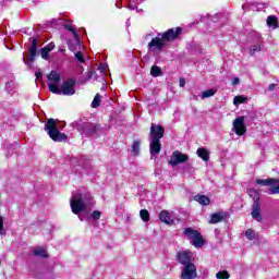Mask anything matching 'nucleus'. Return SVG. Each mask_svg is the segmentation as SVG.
<instances>
[{"label":"nucleus","instance_id":"1","mask_svg":"<svg viewBox=\"0 0 279 279\" xmlns=\"http://www.w3.org/2000/svg\"><path fill=\"white\" fill-rule=\"evenodd\" d=\"M182 34V28H170L163 34H158L157 37H154L148 44V51L153 53V56H160L162 53V49L167 46V43H173L178 36Z\"/></svg>","mask_w":279,"mask_h":279},{"label":"nucleus","instance_id":"2","mask_svg":"<svg viewBox=\"0 0 279 279\" xmlns=\"http://www.w3.org/2000/svg\"><path fill=\"white\" fill-rule=\"evenodd\" d=\"M165 136V128L162 125L151 124L149 133V149L151 156H158L160 149H162V144H160V138Z\"/></svg>","mask_w":279,"mask_h":279},{"label":"nucleus","instance_id":"3","mask_svg":"<svg viewBox=\"0 0 279 279\" xmlns=\"http://www.w3.org/2000/svg\"><path fill=\"white\" fill-rule=\"evenodd\" d=\"M45 130L54 143H66V141H69V136L58 130V123H56L54 119L47 120L45 123Z\"/></svg>","mask_w":279,"mask_h":279},{"label":"nucleus","instance_id":"4","mask_svg":"<svg viewBox=\"0 0 279 279\" xmlns=\"http://www.w3.org/2000/svg\"><path fill=\"white\" fill-rule=\"evenodd\" d=\"M90 199H93L90 195H83L80 193L73 195L70 201L72 213L74 215H80V213L86 210V202H90Z\"/></svg>","mask_w":279,"mask_h":279},{"label":"nucleus","instance_id":"5","mask_svg":"<svg viewBox=\"0 0 279 279\" xmlns=\"http://www.w3.org/2000/svg\"><path fill=\"white\" fill-rule=\"evenodd\" d=\"M76 129L81 134L89 137L99 136V134H101V124L93 122H80L76 124Z\"/></svg>","mask_w":279,"mask_h":279},{"label":"nucleus","instance_id":"6","mask_svg":"<svg viewBox=\"0 0 279 279\" xmlns=\"http://www.w3.org/2000/svg\"><path fill=\"white\" fill-rule=\"evenodd\" d=\"M257 184H262V186H270L268 190V195H278L279 194V179L269 178L266 180L257 179L255 181ZM278 184V185H276Z\"/></svg>","mask_w":279,"mask_h":279},{"label":"nucleus","instance_id":"7","mask_svg":"<svg viewBox=\"0 0 279 279\" xmlns=\"http://www.w3.org/2000/svg\"><path fill=\"white\" fill-rule=\"evenodd\" d=\"M32 40L31 46L28 47V54L26 58H24L25 64H29L32 62H35L36 56L38 54V38H29Z\"/></svg>","mask_w":279,"mask_h":279},{"label":"nucleus","instance_id":"8","mask_svg":"<svg viewBox=\"0 0 279 279\" xmlns=\"http://www.w3.org/2000/svg\"><path fill=\"white\" fill-rule=\"evenodd\" d=\"M75 80L69 78L63 82L61 85V95H65L66 97H71V95H75Z\"/></svg>","mask_w":279,"mask_h":279},{"label":"nucleus","instance_id":"9","mask_svg":"<svg viewBox=\"0 0 279 279\" xmlns=\"http://www.w3.org/2000/svg\"><path fill=\"white\" fill-rule=\"evenodd\" d=\"M197 278V267L195 264H189L186 266H183L182 272H181V279H195Z\"/></svg>","mask_w":279,"mask_h":279},{"label":"nucleus","instance_id":"10","mask_svg":"<svg viewBox=\"0 0 279 279\" xmlns=\"http://www.w3.org/2000/svg\"><path fill=\"white\" fill-rule=\"evenodd\" d=\"M233 130L238 136H243L247 132L245 126V117H239L233 121Z\"/></svg>","mask_w":279,"mask_h":279},{"label":"nucleus","instance_id":"11","mask_svg":"<svg viewBox=\"0 0 279 279\" xmlns=\"http://www.w3.org/2000/svg\"><path fill=\"white\" fill-rule=\"evenodd\" d=\"M259 197L258 195L253 197V206H252V217L255 219V221H263V216L260 215V203L258 202Z\"/></svg>","mask_w":279,"mask_h":279},{"label":"nucleus","instance_id":"12","mask_svg":"<svg viewBox=\"0 0 279 279\" xmlns=\"http://www.w3.org/2000/svg\"><path fill=\"white\" fill-rule=\"evenodd\" d=\"M178 262L185 267L186 265H193V253L189 251H182L178 253Z\"/></svg>","mask_w":279,"mask_h":279},{"label":"nucleus","instance_id":"13","mask_svg":"<svg viewBox=\"0 0 279 279\" xmlns=\"http://www.w3.org/2000/svg\"><path fill=\"white\" fill-rule=\"evenodd\" d=\"M186 160H189V155H184L179 150H177V151H173L170 158V165H172V167H175L178 165H182V162H186Z\"/></svg>","mask_w":279,"mask_h":279},{"label":"nucleus","instance_id":"14","mask_svg":"<svg viewBox=\"0 0 279 279\" xmlns=\"http://www.w3.org/2000/svg\"><path fill=\"white\" fill-rule=\"evenodd\" d=\"M159 219L162 223H167V226L173 225V215H171V213L168 210H162L159 214Z\"/></svg>","mask_w":279,"mask_h":279},{"label":"nucleus","instance_id":"15","mask_svg":"<svg viewBox=\"0 0 279 279\" xmlns=\"http://www.w3.org/2000/svg\"><path fill=\"white\" fill-rule=\"evenodd\" d=\"M226 219V214L223 213H216L211 215V218L209 220V223L215 225V223H221Z\"/></svg>","mask_w":279,"mask_h":279},{"label":"nucleus","instance_id":"16","mask_svg":"<svg viewBox=\"0 0 279 279\" xmlns=\"http://www.w3.org/2000/svg\"><path fill=\"white\" fill-rule=\"evenodd\" d=\"M197 156L198 158H202V160H204L205 162H208V160H210V153H208V149L206 148H198Z\"/></svg>","mask_w":279,"mask_h":279},{"label":"nucleus","instance_id":"17","mask_svg":"<svg viewBox=\"0 0 279 279\" xmlns=\"http://www.w3.org/2000/svg\"><path fill=\"white\" fill-rule=\"evenodd\" d=\"M191 243L194 245V247H204V238L202 236V233H198L191 240Z\"/></svg>","mask_w":279,"mask_h":279},{"label":"nucleus","instance_id":"18","mask_svg":"<svg viewBox=\"0 0 279 279\" xmlns=\"http://www.w3.org/2000/svg\"><path fill=\"white\" fill-rule=\"evenodd\" d=\"M65 29H68V32H72L75 40H76V45L80 47V35H77V31L69 23L64 24Z\"/></svg>","mask_w":279,"mask_h":279},{"label":"nucleus","instance_id":"19","mask_svg":"<svg viewBox=\"0 0 279 279\" xmlns=\"http://www.w3.org/2000/svg\"><path fill=\"white\" fill-rule=\"evenodd\" d=\"M195 202H198V204H202L203 206H208L210 204V198L206 195H196L194 197Z\"/></svg>","mask_w":279,"mask_h":279},{"label":"nucleus","instance_id":"20","mask_svg":"<svg viewBox=\"0 0 279 279\" xmlns=\"http://www.w3.org/2000/svg\"><path fill=\"white\" fill-rule=\"evenodd\" d=\"M183 234H185L187 236V239L190 241H192L193 239H195L196 234H199V231L193 229V228H186L183 232Z\"/></svg>","mask_w":279,"mask_h":279},{"label":"nucleus","instance_id":"21","mask_svg":"<svg viewBox=\"0 0 279 279\" xmlns=\"http://www.w3.org/2000/svg\"><path fill=\"white\" fill-rule=\"evenodd\" d=\"M48 80L50 82H53V84H60V74L56 71H51L50 74L48 75Z\"/></svg>","mask_w":279,"mask_h":279},{"label":"nucleus","instance_id":"22","mask_svg":"<svg viewBox=\"0 0 279 279\" xmlns=\"http://www.w3.org/2000/svg\"><path fill=\"white\" fill-rule=\"evenodd\" d=\"M267 26L268 27H278V17H276V15H269L267 17Z\"/></svg>","mask_w":279,"mask_h":279},{"label":"nucleus","instance_id":"23","mask_svg":"<svg viewBox=\"0 0 279 279\" xmlns=\"http://www.w3.org/2000/svg\"><path fill=\"white\" fill-rule=\"evenodd\" d=\"M150 75H153V77H160V75H162V70H160L158 65H153L150 69Z\"/></svg>","mask_w":279,"mask_h":279},{"label":"nucleus","instance_id":"24","mask_svg":"<svg viewBox=\"0 0 279 279\" xmlns=\"http://www.w3.org/2000/svg\"><path fill=\"white\" fill-rule=\"evenodd\" d=\"M48 88L50 93H53L54 95H62V89L58 87V84H48Z\"/></svg>","mask_w":279,"mask_h":279},{"label":"nucleus","instance_id":"25","mask_svg":"<svg viewBox=\"0 0 279 279\" xmlns=\"http://www.w3.org/2000/svg\"><path fill=\"white\" fill-rule=\"evenodd\" d=\"M33 254L34 256H38L39 258H47V256H49L47 254V250L45 248H36Z\"/></svg>","mask_w":279,"mask_h":279},{"label":"nucleus","instance_id":"26","mask_svg":"<svg viewBox=\"0 0 279 279\" xmlns=\"http://www.w3.org/2000/svg\"><path fill=\"white\" fill-rule=\"evenodd\" d=\"M99 106H101V95L96 94L94 100L92 101V108H99Z\"/></svg>","mask_w":279,"mask_h":279},{"label":"nucleus","instance_id":"27","mask_svg":"<svg viewBox=\"0 0 279 279\" xmlns=\"http://www.w3.org/2000/svg\"><path fill=\"white\" fill-rule=\"evenodd\" d=\"M132 151L135 154V156L141 154V141H134Z\"/></svg>","mask_w":279,"mask_h":279},{"label":"nucleus","instance_id":"28","mask_svg":"<svg viewBox=\"0 0 279 279\" xmlns=\"http://www.w3.org/2000/svg\"><path fill=\"white\" fill-rule=\"evenodd\" d=\"M245 101H247V97H245V96H235L233 98L234 106H239L241 104H245Z\"/></svg>","mask_w":279,"mask_h":279},{"label":"nucleus","instance_id":"29","mask_svg":"<svg viewBox=\"0 0 279 279\" xmlns=\"http://www.w3.org/2000/svg\"><path fill=\"white\" fill-rule=\"evenodd\" d=\"M140 217L145 223H147V221H149V211L147 209H142L140 211Z\"/></svg>","mask_w":279,"mask_h":279},{"label":"nucleus","instance_id":"30","mask_svg":"<svg viewBox=\"0 0 279 279\" xmlns=\"http://www.w3.org/2000/svg\"><path fill=\"white\" fill-rule=\"evenodd\" d=\"M245 236L248 239V241H254L256 239V233L254 232V229H247L245 231Z\"/></svg>","mask_w":279,"mask_h":279},{"label":"nucleus","instance_id":"31","mask_svg":"<svg viewBox=\"0 0 279 279\" xmlns=\"http://www.w3.org/2000/svg\"><path fill=\"white\" fill-rule=\"evenodd\" d=\"M216 278L217 279H230V274L228 272V270L218 271L216 274Z\"/></svg>","mask_w":279,"mask_h":279},{"label":"nucleus","instance_id":"32","mask_svg":"<svg viewBox=\"0 0 279 279\" xmlns=\"http://www.w3.org/2000/svg\"><path fill=\"white\" fill-rule=\"evenodd\" d=\"M216 93H217V90H215V89H207V90L203 92L202 99H208V97H213Z\"/></svg>","mask_w":279,"mask_h":279},{"label":"nucleus","instance_id":"33","mask_svg":"<svg viewBox=\"0 0 279 279\" xmlns=\"http://www.w3.org/2000/svg\"><path fill=\"white\" fill-rule=\"evenodd\" d=\"M90 218L94 219V221H98V219H101V211L99 210H94L90 214Z\"/></svg>","mask_w":279,"mask_h":279},{"label":"nucleus","instance_id":"34","mask_svg":"<svg viewBox=\"0 0 279 279\" xmlns=\"http://www.w3.org/2000/svg\"><path fill=\"white\" fill-rule=\"evenodd\" d=\"M75 58H76V60H78V62H82V64H84V62H86V59L84 58V53H82V51H77L75 53Z\"/></svg>","mask_w":279,"mask_h":279},{"label":"nucleus","instance_id":"35","mask_svg":"<svg viewBox=\"0 0 279 279\" xmlns=\"http://www.w3.org/2000/svg\"><path fill=\"white\" fill-rule=\"evenodd\" d=\"M258 51H260V45H254L252 46L250 53L251 56H255L256 53H258Z\"/></svg>","mask_w":279,"mask_h":279},{"label":"nucleus","instance_id":"36","mask_svg":"<svg viewBox=\"0 0 279 279\" xmlns=\"http://www.w3.org/2000/svg\"><path fill=\"white\" fill-rule=\"evenodd\" d=\"M40 56H41L43 60H49V52L47 51V49L45 47L41 48Z\"/></svg>","mask_w":279,"mask_h":279},{"label":"nucleus","instance_id":"37","mask_svg":"<svg viewBox=\"0 0 279 279\" xmlns=\"http://www.w3.org/2000/svg\"><path fill=\"white\" fill-rule=\"evenodd\" d=\"M0 234L5 236V230H3V218L0 216Z\"/></svg>","mask_w":279,"mask_h":279},{"label":"nucleus","instance_id":"38","mask_svg":"<svg viewBox=\"0 0 279 279\" xmlns=\"http://www.w3.org/2000/svg\"><path fill=\"white\" fill-rule=\"evenodd\" d=\"M48 52L53 51L56 49V44L50 43L46 47H44Z\"/></svg>","mask_w":279,"mask_h":279},{"label":"nucleus","instance_id":"39","mask_svg":"<svg viewBox=\"0 0 279 279\" xmlns=\"http://www.w3.org/2000/svg\"><path fill=\"white\" fill-rule=\"evenodd\" d=\"M179 84H180L181 88H184L186 81L184 78H180Z\"/></svg>","mask_w":279,"mask_h":279},{"label":"nucleus","instance_id":"40","mask_svg":"<svg viewBox=\"0 0 279 279\" xmlns=\"http://www.w3.org/2000/svg\"><path fill=\"white\" fill-rule=\"evenodd\" d=\"M239 84V77H234L233 80H232V85L233 86H236Z\"/></svg>","mask_w":279,"mask_h":279},{"label":"nucleus","instance_id":"41","mask_svg":"<svg viewBox=\"0 0 279 279\" xmlns=\"http://www.w3.org/2000/svg\"><path fill=\"white\" fill-rule=\"evenodd\" d=\"M276 84H270L269 86H268V90H276Z\"/></svg>","mask_w":279,"mask_h":279},{"label":"nucleus","instance_id":"42","mask_svg":"<svg viewBox=\"0 0 279 279\" xmlns=\"http://www.w3.org/2000/svg\"><path fill=\"white\" fill-rule=\"evenodd\" d=\"M128 8L129 10H136V5H134L132 2L128 5Z\"/></svg>","mask_w":279,"mask_h":279},{"label":"nucleus","instance_id":"43","mask_svg":"<svg viewBox=\"0 0 279 279\" xmlns=\"http://www.w3.org/2000/svg\"><path fill=\"white\" fill-rule=\"evenodd\" d=\"M69 49L70 51H73V52L76 51V48L72 44H69Z\"/></svg>","mask_w":279,"mask_h":279},{"label":"nucleus","instance_id":"44","mask_svg":"<svg viewBox=\"0 0 279 279\" xmlns=\"http://www.w3.org/2000/svg\"><path fill=\"white\" fill-rule=\"evenodd\" d=\"M35 76L37 80H40V77H43V73L41 72H36Z\"/></svg>","mask_w":279,"mask_h":279},{"label":"nucleus","instance_id":"45","mask_svg":"<svg viewBox=\"0 0 279 279\" xmlns=\"http://www.w3.org/2000/svg\"><path fill=\"white\" fill-rule=\"evenodd\" d=\"M133 3L140 4V3H143V0H133Z\"/></svg>","mask_w":279,"mask_h":279},{"label":"nucleus","instance_id":"46","mask_svg":"<svg viewBox=\"0 0 279 279\" xmlns=\"http://www.w3.org/2000/svg\"><path fill=\"white\" fill-rule=\"evenodd\" d=\"M252 193H255L254 190H248V195H252Z\"/></svg>","mask_w":279,"mask_h":279},{"label":"nucleus","instance_id":"47","mask_svg":"<svg viewBox=\"0 0 279 279\" xmlns=\"http://www.w3.org/2000/svg\"><path fill=\"white\" fill-rule=\"evenodd\" d=\"M245 8H246V5H245V4H244V5H242V9H243V10H245Z\"/></svg>","mask_w":279,"mask_h":279},{"label":"nucleus","instance_id":"48","mask_svg":"<svg viewBox=\"0 0 279 279\" xmlns=\"http://www.w3.org/2000/svg\"><path fill=\"white\" fill-rule=\"evenodd\" d=\"M0 265H1V259H0Z\"/></svg>","mask_w":279,"mask_h":279}]
</instances>
